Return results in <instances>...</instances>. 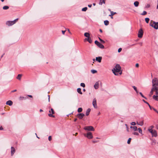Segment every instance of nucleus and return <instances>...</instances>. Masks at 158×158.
<instances>
[{
	"label": "nucleus",
	"instance_id": "obj_2",
	"mask_svg": "<svg viewBox=\"0 0 158 158\" xmlns=\"http://www.w3.org/2000/svg\"><path fill=\"white\" fill-rule=\"evenodd\" d=\"M152 87H157L158 85V81L157 78L154 77L152 80Z\"/></svg>",
	"mask_w": 158,
	"mask_h": 158
},
{
	"label": "nucleus",
	"instance_id": "obj_38",
	"mask_svg": "<svg viewBox=\"0 0 158 158\" xmlns=\"http://www.w3.org/2000/svg\"><path fill=\"white\" fill-rule=\"evenodd\" d=\"M139 94L143 98H144L146 99H147V98L143 96L141 92H139Z\"/></svg>",
	"mask_w": 158,
	"mask_h": 158
},
{
	"label": "nucleus",
	"instance_id": "obj_33",
	"mask_svg": "<svg viewBox=\"0 0 158 158\" xmlns=\"http://www.w3.org/2000/svg\"><path fill=\"white\" fill-rule=\"evenodd\" d=\"M87 10V7H85L83 8L82 9V11H85Z\"/></svg>",
	"mask_w": 158,
	"mask_h": 158
},
{
	"label": "nucleus",
	"instance_id": "obj_62",
	"mask_svg": "<svg viewBox=\"0 0 158 158\" xmlns=\"http://www.w3.org/2000/svg\"><path fill=\"white\" fill-rule=\"evenodd\" d=\"M99 31H100L101 32H102V29H100V30H99Z\"/></svg>",
	"mask_w": 158,
	"mask_h": 158
},
{
	"label": "nucleus",
	"instance_id": "obj_63",
	"mask_svg": "<svg viewBox=\"0 0 158 158\" xmlns=\"http://www.w3.org/2000/svg\"><path fill=\"white\" fill-rule=\"evenodd\" d=\"M154 111H157L156 110V109H155L154 108H153V109H152Z\"/></svg>",
	"mask_w": 158,
	"mask_h": 158
},
{
	"label": "nucleus",
	"instance_id": "obj_50",
	"mask_svg": "<svg viewBox=\"0 0 158 158\" xmlns=\"http://www.w3.org/2000/svg\"><path fill=\"white\" fill-rule=\"evenodd\" d=\"M148 105V106H149V108H150V109L151 110L152 109H153V107L151 106H150V105L149 104Z\"/></svg>",
	"mask_w": 158,
	"mask_h": 158
},
{
	"label": "nucleus",
	"instance_id": "obj_53",
	"mask_svg": "<svg viewBox=\"0 0 158 158\" xmlns=\"http://www.w3.org/2000/svg\"><path fill=\"white\" fill-rule=\"evenodd\" d=\"M101 42L103 44H104L105 43V42L103 40H102L101 41Z\"/></svg>",
	"mask_w": 158,
	"mask_h": 158
},
{
	"label": "nucleus",
	"instance_id": "obj_25",
	"mask_svg": "<svg viewBox=\"0 0 158 158\" xmlns=\"http://www.w3.org/2000/svg\"><path fill=\"white\" fill-rule=\"evenodd\" d=\"M22 75L21 74H19L18 76L17 77V79L19 80H20L21 79V77H22Z\"/></svg>",
	"mask_w": 158,
	"mask_h": 158
},
{
	"label": "nucleus",
	"instance_id": "obj_60",
	"mask_svg": "<svg viewBox=\"0 0 158 158\" xmlns=\"http://www.w3.org/2000/svg\"><path fill=\"white\" fill-rule=\"evenodd\" d=\"M48 101L49 102L50 101V96L49 95H48Z\"/></svg>",
	"mask_w": 158,
	"mask_h": 158
},
{
	"label": "nucleus",
	"instance_id": "obj_46",
	"mask_svg": "<svg viewBox=\"0 0 158 158\" xmlns=\"http://www.w3.org/2000/svg\"><path fill=\"white\" fill-rule=\"evenodd\" d=\"M48 140H49V141H50L52 140V137H51V136H49L48 137Z\"/></svg>",
	"mask_w": 158,
	"mask_h": 158
},
{
	"label": "nucleus",
	"instance_id": "obj_20",
	"mask_svg": "<svg viewBox=\"0 0 158 158\" xmlns=\"http://www.w3.org/2000/svg\"><path fill=\"white\" fill-rule=\"evenodd\" d=\"M153 98L156 101H158V96L154 95L153 96Z\"/></svg>",
	"mask_w": 158,
	"mask_h": 158
},
{
	"label": "nucleus",
	"instance_id": "obj_3",
	"mask_svg": "<svg viewBox=\"0 0 158 158\" xmlns=\"http://www.w3.org/2000/svg\"><path fill=\"white\" fill-rule=\"evenodd\" d=\"M150 26L153 27L156 29H158V22H156L153 21V23H150Z\"/></svg>",
	"mask_w": 158,
	"mask_h": 158
},
{
	"label": "nucleus",
	"instance_id": "obj_40",
	"mask_svg": "<svg viewBox=\"0 0 158 158\" xmlns=\"http://www.w3.org/2000/svg\"><path fill=\"white\" fill-rule=\"evenodd\" d=\"M81 86H82L83 87H85V84L83 83H81Z\"/></svg>",
	"mask_w": 158,
	"mask_h": 158
},
{
	"label": "nucleus",
	"instance_id": "obj_10",
	"mask_svg": "<svg viewBox=\"0 0 158 158\" xmlns=\"http://www.w3.org/2000/svg\"><path fill=\"white\" fill-rule=\"evenodd\" d=\"M85 115V114L82 113L78 114L77 115V116L80 119H82Z\"/></svg>",
	"mask_w": 158,
	"mask_h": 158
},
{
	"label": "nucleus",
	"instance_id": "obj_8",
	"mask_svg": "<svg viewBox=\"0 0 158 158\" xmlns=\"http://www.w3.org/2000/svg\"><path fill=\"white\" fill-rule=\"evenodd\" d=\"M51 112L52 113V114L51 113H49L48 114V116L51 117H53L55 118V116L54 115H53V114H55V112L53 110V109L52 108H51Z\"/></svg>",
	"mask_w": 158,
	"mask_h": 158
},
{
	"label": "nucleus",
	"instance_id": "obj_42",
	"mask_svg": "<svg viewBox=\"0 0 158 158\" xmlns=\"http://www.w3.org/2000/svg\"><path fill=\"white\" fill-rule=\"evenodd\" d=\"M131 138H129V139L128 140L127 142V143L128 144H130V143L131 141Z\"/></svg>",
	"mask_w": 158,
	"mask_h": 158
},
{
	"label": "nucleus",
	"instance_id": "obj_28",
	"mask_svg": "<svg viewBox=\"0 0 158 158\" xmlns=\"http://www.w3.org/2000/svg\"><path fill=\"white\" fill-rule=\"evenodd\" d=\"M9 8V7L8 6H5L3 7V9L4 10H7Z\"/></svg>",
	"mask_w": 158,
	"mask_h": 158
},
{
	"label": "nucleus",
	"instance_id": "obj_12",
	"mask_svg": "<svg viewBox=\"0 0 158 158\" xmlns=\"http://www.w3.org/2000/svg\"><path fill=\"white\" fill-rule=\"evenodd\" d=\"M11 156H13L14 153L15 152V148L13 147H11Z\"/></svg>",
	"mask_w": 158,
	"mask_h": 158
},
{
	"label": "nucleus",
	"instance_id": "obj_6",
	"mask_svg": "<svg viewBox=\"0 0 158 158\" xmlns=\"http://www.w3.org/2000/svg\"><path fill=\"white\" fill-rule=\"evenodd\" d=\"M95 44L101 48L103 49L104 48V46L97 40H95L94 42Z\"/></svg>",
	"mask_w": 158,
	"mask_h": 158
},
{
	"label": "nucleus",
	"instance_id": "obj_51",
	"mask_svg": "<svg viewBox=\"0 0 158 158\" xmlns=\"http://www.w3.org/2000/svg\"><path fill=\"white\" fill-rule=\"evenodd\" d=\"M143 101L144 102H145V103L147 104H148L149 103L146 101H145L144 100H143Z\"/></svg>",
	"mask_w": 158,
	"mask_h": 158
},
{
	"label": "nucleus",
	"instance_id": "obj_7",
	"mask_svg": "<svg viewBox=\"0 0 158 158\" xmlns=\"http://www.w3.org/2000/svg\"><path fill=\"white\" fill-rule=\"evenodd\" d=\"M143 35V31L142 28L140 29L138 31V36L139 38L142 37Z\"/></svg>",
	"mask_w": 158,
	"mask_h": 158
},
{
	"label": "nucleus",
	"instance_id": "obj_58",
	"mask_svg": "<svg viewBox=\"0 0 158 158\" xmlns=\"http://www.w3.org/2000/svg\"><path fill=\"white\" fill-rule=\"evenodd\" d=\"M17 91V90L16 89H15L13 90H12L11 91V92H15Z\"/></svg>",
	"mask_w": 158,
	"mask_h": 158
},
{
	"label": "nucleus",
	"instance_id": "obj_23",
	"mask_svg": "<svg viewBox=\"0 0 158 158\" xmlns=\"http://www.w3.org/2000/svg\"><path fill=\"white\" fill-rule=\"evenodd\" d=\"M87 41H88L89 43H91L92 42V40L90 38V37L87 39Z\"/></svg>",
	"mask_w": 158,
	"mask_h": 158
},
{
	"label": "nucleus",
	"instance_id": "obj_36",
	"mask_svg": "<svg viewBox=\"0 0 158 158\" xmlns=\"http://www.w3.org/2000/svg\"><path fill=\"white\" fill-rule=\"evenodd\" d=\"M91 72L94 74L97 73V71L96 70L93 69L91 70Z\"/></svg>",
	"mask_w": 158,
	"mask_h": 158
},
{
	"label": "nucleus",
	"instance_id": "obj_61",
	"mask_svg": "<svg viewBox=\"0 0 158 158\" xmlns=\"http://www.w3.org/2000/svg\"><path fill=\"white\" fill-rule=\"evenodd\" d=\"M28 96L29 97H30V98H32V95H28Z\"/></svg>",
	"mask_w": 158,
	"mask_h": 158
},
{
	"label": "nucleus",
	"instance_id": "obj_56",
	"mask_svg": "<svg viewBox=\"0 0 158 158\" xmlns=\"http://www.w3.org/2000/svg\"><path fill=\"white\" fill-rule=\"evenodd\" d=\"M24 98L23 97H20V98H19L20 100H22Z\"/></svg>",
	"mask_w": 158,
	"mask_h": 158
},
{
	"label": "nucleus",
	"instance_id": "obj_16",
	"mask_svg": "<svg viewBox=\"0 0 158 158\" xmlns=\"http://www.w3.org/2000/svg\"><path fill=\"white\" fill-rule=\"evenodd\" d=\"M102 59V57L99 56L98 57H96V60L97 61H98L99 63H100L101 62Z\"/></svg>",
	"mask_w": 158,
	"mask_h": 158
},
{
	"label": "nucleus",
	"instance_id": "obj_22",
	"mask_svg": "<svg viewBox=\"0 0 158 158\" xmlns=\"http://www.w3.org/2000/svg\"><path fill=\"white\" fill-rule=\"evenodd\" d=\"M84 36L87 38L89 37L90 35L89 33L85 32L84 33Z\"/></svg>",
	"mask_w": 158,
	"mask_h": 158
},
{
	"label": "nucleus",
	"instance_id": "obj_48",
	"mask_svg": "<svg viewBox=\"0 0 158 158\" xmlns=\"http://www.w3.org/2000/svg\"><path fill=\"white\" fill-rule=\"evenodd\" d=\"M92 142H93L94 143H97V142H99V141H96V140H93V141H92Z\"/></svg>",
	"mask_w": 158,
	"mask_h": 158
},
{
	"label": "nucleus",
	"instance_id": "obj_35",
	"mask_svg": "<svg viewBox=\"0 0 158 158\" xmlns=\"http://www.w3.org/2000/svg\"><path fill=\"white\" fill-rule=\"evenodd\" d=\"M145 20L147 23H148L149 21V19L148 18H146L145 19Z\"/></svg>",
	"mask_w": 158,
	"mask_h": 158
},
{
	"label": "nucleus",
	"instance_id": "obj_41",
	"mask_svg": "<svg viewBox=\"0 0 158 158\" xmlns=\"http://www.w3.org/2000/svg\"><path fill=\"white\" fill-rule=\"evenodd\" d=\"M148 130L151 133H152V131H154V130L152 129H148Z\"/></svg>",
	"mask_w": 158,
	"mask_h": 158
},
{
	"label": "nucleus",
	"instance_id": "obj_19",
	"mask_svg": "<svg viewBox=\"0 0 158 158\" xmlns=\"http://www.w3.org/2000/svg\"><path fill=\"white\" fill-rule=\"evenodd\" d=\"M102 3H105V0H100L99 4L100 5H102Z\"/></svg>",
	"mask_w": 158,
	"mask_h": 158
},
{
	"label": "nucleus",
	"instance_id": "obj_13",
	"mask_svg": "<svg viewBox=\"0 0 158 158\" xmlns=\"http://www.w3.org/2000/svg\"><path fill=\"white\" fill-rule=\"evenodd\" d=\"M152 136H154L155 137H157V132L155 130H154V131H152V132L151 133Z\"/></svg>",
	"mask_w": 158,
	"mask_h": 158
},
{
	"label": "nucleus",
	"instance_id": "obj_49",
	"mask_svg": "<svg viewBox=\"0 0 158 158\" xmlns=\"http://www.w3.org/2000/svg\"><path fill=\"white\" fill-rule=\"evenodd\" d=\"M150 5H149V4H148L147 5V6H146V8H149V7H150Z\"/></svg>",
	"mask_w": 158,
	"mask_h": 158
},
{
	"label": "nucleus",
	"instance_id": "obj_45",
	"mask_svg": "<svg viewBox=\"0 0 158 158\" xmlns=\"http://www.w3.org/2000/svg\"><path fill=\"white\" fill-rule=\"evenodd\" d=\"M122 49L121 48H119L118 50V52H121L122 51Z\"/></svg>",
	"mask_w": 158,
	"mask_h": 158
},
{
	"label": "nucleus",
	"instance_id": "obj_4",
	"mask_svg": "<svg viewBox=\"0 0 158 158\" xmlns=\"http://www.w3.org/2000/svg\"><path fill=\"white\" fill-rule=\"evenodd\" d=\"M84 129L88 131H94V127L92 126L85 127Z\"/></svg>",
	"mask_w": 158,
	"mask_h": 158
},
{
	"label": "nucleus",
	"instance_id": "obj_39",
	"mask_svg": "<svg viewBox=\"0 0 158 158\" xmlns=\"http://www.w3.org/2000/svg\"><path fill=\"white\" fill-rule=\"evenodd\" d=\"M156 90H155V91H156V94L157 95H158V88L156 87Z\"/></svg>",
	"mask_w": 158,
	"mask_h": 158
},
{
	"label": "nucleus",
	"instance_id": "obj_57",
	"mask_svg": "<svg viewBox=\"0 0 158 158\" xmlns=\"http://www.w3.org/2000/svg\"><path fill=\"white\" fill-rule=\"evenodd\" d=\"M92 5L91 4H89L88 5V6L89 7H91L92 6Z\"/></svg>",
	"mask_w": 158,
	"mask_h": 158
},
{
	"label": "nucleus",
	"instance_id": "obj_17",
	"mask_svg": "<svg viewBox=\"0 0 158 158\" xmlns=\"http://www.w3.org/2000/svg\"><path fill=\"white\" fill-rule=\"evenodd\" d=\"M13 104L11 100H9L6 102V104L9 105L10 106H11Z\"/></svg>",
	"mask_w": 158,
	"mask_h": 158
},
{
	"label": "nucleus",
	"instance_id": "obj_1",
	"mask_svg": "<svg viewBox=\"0 0 158 158\" xmlns=\"http://www.w3.org/2000/svg\"><path fill=\"white\" fill-rule=\"evenodd\" d=\"M121 69V67L119 64H117L115 66L113 69H112L113 73L115 75H118Z\"/></svg>",
	"mask_w": 158,
	"mask_h": 158
},
{
	"label": "nucleus",
	"instance_id": "obj_24",
	"mask_svg": "<svg viewBox=\"0 0 158 158\" xmlns=\"http://www.w3.org/2000/svg\"><path fill=\"white\" fill-rule=\"evenodd\" d=\"M81 90V89L80 88H78L77 89V92L79 93L80 94H82V93Z\"/></svg>",
	"mask_w": 158,
	"mask_h": 158
},
{
	"label": "nucleus",
	"instance_id": "obj_59",
	"mask_svg": "<svg viewBox=\"0 0 158 158\" xmlns=\"http://www.w3.org/2000/svg\"><path fill=\"white\" fill-rule=\"evenodd\" d=\"M3 129V128H2V126L0 127V130H2Z\"/></svg>",
	"mask_w": 158,
	"mask_h": 158
},
{
	"label": "nucleus",
	"instance_id": "obj_9",
	"mask_svg": "<svg viewBox=\"0 0 158 158\" xmlns=\"http://www.w3.org/2000/svg\"><path fill=\"white\" fill-rule=\"evenodd\" d=\"M15 24V21H7L6 22V24L9 26H11Z\"/></svg>",
	"mask_w": 158,
	"mask_h": 158
},
{
	"label": "nucleus",
	"instance_id": "obj_27",
	"mask_svg": "<svg viewBox=\"0 0 158 158\" xmlns=\"http://www.w3.org/2000/svg\"><path fill=\"white\" fill-rule=\"evenodd\" d=\"M137 124L138 125L142 126H143V121H142V122H140L139 123H138V122H137Z\"/></svg>",
	"mask_w": 158,
	"mask_h": 158
},
{
	"label": "nucleus",
	"instance_id": "obj_37",
	"mask_svg": "<svg viewBox=\"0 0 158 158\" xmlns=\"http://www.w3.org/2000/svg\"><path fill=\"white\" fill-rule=\"evenodd\" d=\"M133 129L134 131H137V128L136 126H133Z\"/></svg>",
	"mask_w": 158,
	"mask_h": 158
},
{
	"label": "nucleus",
	"instance_id": "obj_54",
	"mask_svg": "<svg viewBox=\"0 0 158 158\" xmlns=\"http://www.w3.org/2000/svg\"><path fill=\"white\" fill-rule=\"evenodd\" d=\"M65 32V31H62V33L63 35H64V34Z\"/></svg>",
	"mask_w": 158,
	"mask_h": 158
},
{
	"label": "nucleus",
	"instance_id": "obj_5",
	"mask_svg": "<svg viewBox=\"0 0 158 158\" xmlns=\"http://www.w3.org/2000/svg\"><path fill=\"white\" fill-rule=\"evenodd\" d=\"M85 136L87 137L88 139H90L93 138V136L91 132H89L87 134H84Z\"/></svg>",
	"mask_w": 158,
	"mask_h": 158
},
{
	"label": "nucleus",
	"instance_id": "obj_14",
	"mask_svg": "<svg viewBox=\"0 0 158 158\" xmlns=\"http://www.w3.org/2000/svg\"><path fill=\"white\" fill-rule=\"evenodd\" d=\"M99 81H98L96 82L95 85H94V88L95 89H98L99 87Z\"/></svg>",
	"mask_w": 158,
	"mask_h": 158
},
{
	"label": "nucleus",
	"instance_id": "obj_47",
	"mask_svg": "<svg viewBox=\"0 0 158 158\" xmlns=\"http://www.w3.org/2000/svg\"><path fill=\"white\" fill-rule=\"evenodd\" d=\"M125 125L126 126V128H127V131L129 132V128L128 127H127V124H125Z\"/></svg>",
	"mask_w": 158,
	"mask_h": 158
},
{
	"label": "nucleus",
	"instance_id": "obj_31",
	"mask_svg": "<svg viewBox=\"0 0 158 158\" xmlns=\"http://www.w3.org/2000/svg\"><path fill=\"white\" fill-rule=\"evenodd\" d=\"M138 130H139V132L140 133V134H142V129H141V128H138Z\"/></svg>",
	"mask_w": 158,
	"mask_h": 158
},
{
	"label": "nucleus",
	"instance_id": "obj_43",
	"mask_svg": "<svg viewBox=\"0 0 158 158\" xmlns=\"http://www.w3.org/2000/svg\"><path fill=\"white\" fill-rule=\"evenodd\" d=\"M133 134L136 135H139L138 133L137 132H134L133 133Z\"/></svg>",
	"mask_w": 158,
	"mask_h": 158
},
{
	"label": "nucleus",
	"instance_id": "obj_64",
	"mask_svg": "<svg viewBox=\"0 0 158 158\" xmlns=\"http://www.w3.org/2000/svg\"><path fill=\"white\" fill-rule=\"evenodd\" d=\"M40 112H43V110L42 109H40Z\"/></svg>",
	"mask_w": 158,
	"mask_h": 158
},
{
	"label": "nucleus",
	"instance_id": "obj_26",
	"mask_svg": "<svg viewBox=\"0 0 158 158\" xmlns=\"http://www.w3.org/2000/svg\"><path fill=\"white\" fill-rule=\"evenodd\" d=\"M104 23L105 25L107 26L109 24V22L107 20H105L104 21Z\"/></svg>",
	"mask_w": 158,
	"mask_h": 158
},
{
	"label": "nucleus",
	"instance_id": "obj_32",
	"mask_svg": "<svg viewBox=\"0 0 158 158\" xmlns=\"http://www.w3.org/2000/svg\"><path fill=\"white\" fill-rule=\"evenodd\" d=\"M110 13L111 14L109 15V16H113L116 13V12H114L113 11H111Z\"/></svg>",
	"mask_w": 158,
	"mask_h": 158
},
{
	"label": "nucleus",
	"instance_id": "obj_34",
	"mask_svg": "<svg viewBox=\"0 0 158 158\" xmlns=\"http://www.w3.org/2000/svg\"><path fill=\"white\" fill-rule=\"evenodd\" d=\"M147 14V12L146 11H144L141 14V15H146Z\"/></svg>",
	"mask_w": 158,
	"mask_h": 158
},
{
	"label": "nucleus",
	"instance_id": "obj_29",
	"mask_svg": "<svg viewBox=\"0 0 158 158\" xmlns=\"http://www.w3.org/2000/svg\"><path fill=\"white\" fill-rule=\"evenodd\" d=\"M132 87L133 88L134 90L135 91L136 93L138 94V91L136 87L134 86H132Z\"/></svg>",
	"mask_w": 158,
	"mask_h": 158
},
{
	"label": "nucleus",
	"instance_id": "obj_30",
	"mask_svg": "<svg viewBox=\"0 0 158 158\" xmlns=\"http://www.w3.org/2000/svg\"><path fill=\"white\" fill-rule=\"evenodd\" d=\"M82 111V109L81 107L79 108L77 110V111L79 113L81 112Z\"/></svg>",
	"mask_w": 158,
	"mask_h": 158
},
{
	"label": "nucleus",
	"instance_id": "obj_21",
	"mask_svg": "<svg viewBox=\"0 0 158 158\" xmlns=\"http://www.w3.org/2000/svg\"><path fill=\"white\" fill-rule=\"evenodd\" d=\"M134 5L135 7H137L139 5V2L138 1H135L134 3Z\"/></svg>",
	"mask_w": 158,
	"mask_h": 158
},
{
	"label": "nucleus",
	"instance_id": "obj_44",
	"mask_svg": "<svg viewBox=\"0 0 158 158\" xmlns=\"http://www.w3.org/2000/svg\"><path fill=\"white\" fill-rule=\"evenodd\" d=\"M131 125L132 126H135L136 124V123L135 122H132L131 123Z\"/></svg>",
	"mask_w": 158,
	"mask_h": 158
},
{
	"label": "nucleus",
	"instance_id": "obj_18",
	"mask_svg": "<svg viewBox=\"0 0 158 158\" xmlns=\"http://www.w3.org/2000/svg\"><path fill=\"white\" fill-rule=\"evenodd\" d=\"M90 110L91 109L90 108H88L87 109L85 114L86 116H88L89 114Z\"/></svg>",
	"mask_w": 158,
	"mask_h": 158
},
{
	"label": "nucleus",
	"instance_id": "obj_55",
	"mask_svg": "<svg viewBox=\"0 0 158 158\" xmlns=\"http://www.w3.org/2000/svg\"><path fill=\"white\" fill-rule=\"evenodd\" d=\"M135 66L136 67H138L139 66V64H138L137 63L135 65Z\"/></svg>",
	"mask_w": 158,
	"mask_h": 158
},
{
	"label": "nucleus",
	"instance_id": "obj_11",
	"mask_svg": "<svg viewBox=\"0 0 158 158\" xmlns=\"http://www.w3.org/2000/svg\"><path fill=\"white\" fill-rule=\"evenodd\" d=\"M93 105L95 108H97V107L96 99L95 98L93 99Z\"/></svg>",
	"mask_w": 158,
	"mask_h": 158
},
{
	"label": "nucleus",
	"instance_id": "obj_15",
	"mask_svg": "<svg viewBox=\"0 0 158 158\" xmlns=\"http://www.w3.org/2000/svg\"><path fill=\"white\" fill-rule=\"evenodd\" d=\"M155 90H156V87H152L149 94V96H151L153 94V92L155 91Z\"/></svg>",
	"mask_w": 158,
	"mask_h": 158
},
{
	"label": "nucleus",
	"instance_id": "obj_52",
	"mask_svg": "<svg viewBox=\"0 0 158 158\" xmlns=\"http://www.w3.org/2000/svg\"><path fill=\"white\" fill-rule=\"evenodd\" d=\"M18 18H17L15 19V20H13V21H15V23L18 20Z\"/></svg>",
	"mask_w": 158,
	"mask_h": 158
}]
</instances>
